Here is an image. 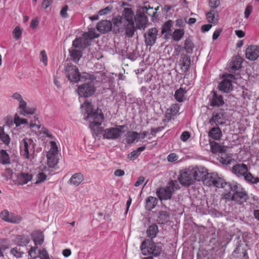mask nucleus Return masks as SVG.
Wrapping results in <instances>:
<instances>
[{
  "label": "nucleus",
  "mask_w": 259,
  "mask_h": 259,
  "mask_svg": "<svg viewBox=\"0 0 259 259\" xmlns=\"http://www.w3.org/2000/svg\"><path fill=\"white\" fill-rule=\"evenodd\" d=\"M204 185L209 187H213L218 188H225L226 187L231 188L233 190H235L237 185L235 184H230L226 183L224 179L219 177L218 176L210 174L207 172L206 176L202 180Z\"/></svg>",
  "instance_id": "nucleus-1"
},
{
  "label": "nucleus",
  "mask_w": 259,
  "mask_h": 259,
  "mask_svg": "<svg viewBox=\"0 0 259 259\" xmlns=\"http://www.w3.org/2000/svg\"><path fill=\"white\" fill-rule=\"evenodd\" d=\"M179 189L180 186L178 182L171 180L169 183L168 186L158 189L156 191V194L160 200H167L171 198L175 190Z\"/></svg>",
  "instance_id": "nucleus-2"
},
{
  "label": "nucleus",
  "mask_w": 259,
  "mask_h": 259,
  "mask_svg": "<svg viewBox=\"0 0 259 259\" xmlns=\"http://www.w3.org/2000/svg\"><path fill=\"white\" fill-rule=\"evenodd\" d=\"M140 248L144 255L151 254L155 256L159 255L162 250V248L159 244L148 239L142 242Z\"/></svg>",
  "instance_id": "nucleus-3"
},
{
  "label": "nucleus",
  "mask_w": 259,
  "mask_h": 259,
  "mask_svg": "<svg viewBox=\"0 0 259 259\" xmlns=\"http://www.w3.org/2000/svg\"><path fill=\"white\" fill-rule=\"evenodd\" d=\"M35 143L30 138H24L20 142V149L21 154L26 159L29 158V154L34 152Z\"/></svg>",
  "instance_id": "nucleus-4"
},
{
  "label": "nucleus",
  "mask_w": 259,
  "mask_h": 259,
  "mask_svg": "<svg viewBox=\"0 0 259 259\" xmlns=\"http://www.w3.org/2000/svg\"><path fill=\"white\" fill-rule=\"evenodd\" d=\"M178 180L181 184L184 186H189L195 182L191 168L181 170Z\"/></svg>",
  "instance_id": "nucleus-5"
},
{
  "label": "nucleus",
  "mask_w": 259,
  "mask_h": 259,
  "mask_svg": "<svg viewBox=\"0 0 259 259\" xmlns=\"http://www.w3.org/2000/svg\"><path fill=\"white\" fill-rule=\"evenodd\" d=\"M124 127L123 125H119L118 127H111L104 130L102 132V136L104 139L116 140L118 139L121 134V130Z\"/></svg>",
  "instance_id": "nucleus-6"
},
{
  "label": "nucleus",
  "mask_w": 259,
  "mask_h": 259,
  "mask_svg": "<svg viewBox=\"0 0 259 259\" xmlns=\"http://www.w3.org/2000/svg\"><path fill=\"white\" fill-rule=\"evenodd\" d=\"M235 79L234 75L227 74L224 75V79L219 83L218 88L220 91L229 93L233 90L232 81Z\"/></svg>",
  "instance_id": "nucleus-7"
},
{
  "label": "nucleus",
  "mask_w": 259,
  "mask_h": 259,
  "mask_svg": "<svg viewBox=\"0 0 259 259\" xmlns=\"http://www.w3.org/2000/svg\"><path fill=\"white\" fill-rule=\"evenodd\" d=\"M96 90L93 83L88 82L79 85L77 89V93L80 97H89L95 93Z\"/></svg>",
  "instance_id": "nucleus-8"
},
{
  "label": "nucleus",
  "mask_w": 259,
  "mask_h": 259,
  "mask_svg": "<svg viewBox=\"0 0 259 259\" xmlns=\"http://www.w3.org/2000/svg\"><path fill=\"white\" fill-rule=\"evenodd\" d=\"M66 74L71 82H77L80 80V74L75 65H68L66 69Z\"/></svg>",
  "instance_id": "nucleus-9"
},
{
  "label": "nucleus",
  "mask_w": 259,
  "mask_h": 259,
  "mask_svg": "<svg viewBox=\"0 0 259 259\" xmlns=\"http://www.w3.org/2000/svg\"><path fill=\"white\" fill-rule=\"evenodd\" d=\"M158 32V29L156 27H153L149 29L145 33V41L147 46H152L155 44Z\"/></svg>",
  "instance_id": "nucleus-10"
},
{
  "label": "nucleus",
  "mask_w": 259,
  "mask_h": 259,
  "mask_svg": "<svg viewBox=\"0 0 259 259\" xmlns=\"http://www.w3.org/2000/svg\"><path fill=\"white\" fill-rule=\"evenodd\" d=\"M103 114L101 111L98 113V111H95L90 115H87L86 119L91 123V125L99 126L100 125L104 120Z\"/></svg>",
  "instance_id": "nucleus-11"
},
{
  "label": "nucleus",
  "mask_w": 259,
  "mask_h": 259,
  "mask_svg": "<svg viewBox=\"0 0 259 259\" xmlns=\"http://www.w3.org/2000/svg\"><path fill=\"white\" fill-rule=\"evenodd\" d=\"M195 181H202L207 174V170L203 166H196L191 168Z\"/></svg>",
  "instance_id": "nucleus-12"
},
{
  "label": "nucleus",
  "mask_w": 259,
  "mask_h": 259,
  "mask_svg": "<svg viewBox=\"0 0 259 259\" xmlns=\"http://www.w3.org/2000/svg\"><path fill=\"white\" fill-rule=\"evenodd\" d=\"M174 25V22L171 20H168L165 21L161 26V33L163 35V38L168 40L171 38L172 27Z\"/></svg>",
  "instance_id": "nucleus-13"
},
{
  "label": "nucleus",
  "mask_w": 259,
  "mask_h": 259,
  "mask_svg": "<svg viewBox=\"0 0 259 259\" xmlns=\"http://www.w3.org/2000/svg\"><path fill=\"white\" fill-rule=\"evenodd\" d=\"M245 56L251 61L256 60L259 57V47L255 45L248 46L246 49Z\"/></svg>",
  "instance_id": "nucleus-14"
},
{
  "label": "nucleus",
  "mask_w": 259,
  "mask_h": 259,
  "mask_svg": "<svg viewBox=\"0 0 259 259\" xmlns=\"http://www.w3.org/2000/svg\"><path fill=\"white\" fill-rule=\"evenodd\" d=\"M231 190L232 192H234V200L235 202L241 204L245 202L248 198L247 194L243 191H240L237 190L238 187L237 186L235 190H233L231 188H228Z\"/></svg>",
  "instance_id": "nucleus-15"
},
{
  "label": "nucleus",
  "mask_w": 259,
  "mask_h": 259,
  "mask_svg": "<svg viewBox=\"0 0 259 259\" xmlns=\"http://www.w3.org/2000/svg\"><path fill=\"white\" fill-rule=\"evenodd\" d=\"M112 24L110 21L105 20L98 23L96 28L102 33L110 31L112 29Z\"/></svg>",
  "instance_id": "nucleus-16"
},
{
  "label": "nucleus",
  "mask_w": 259,
  "mask_h": 259,
  "mask_svg": "<svg viewBox=\"0 0 259 259\" xmlns=\"http://www.w3.org/2000/svg\"><path fill=\"white\" fill-rule=\"evenodd\" d=\"M30 127L32 129H37L39 130V132L41 134H43L44 137H48L51 139H55V137L53 135L52 133L47 128L45 127H42L41 128V125L39 124H37L36 123H31L30 124Z\"/></svg>",
  "instance_id": "nucleus-17"
},
{
  "label": "nucleus",
  "mask_w": 259,
  "mask_h": 259,
  "mask_svg": "<svg viewBox=\"0 0 259 259\" xmlns=\"http://www.w3.org/2000/svg\"><path fill=\"white\" fill-rule=\"evenodd\" d=\"M232 171L238 177H244L248 171V167L244 163L237 164L233 166Z\"/></svg>",
  "instance_id": "nucleus-18"
},
{
  "label": "nucleus",
  "mask_w": 259,
  "mask_h": 259,
  "mask_svg": "<svg viewBox=\"0 0 259 259\" xmlns=\"http://www.w3.org/2000/svg\"><path fill=\"white\" fill-rule=\"evenodd\" d=\"M158 199L156 197L149 196L145 199V208L148 211L154 209L158 203Z\"/></svg>",
  "instance_id": "nucleus-19"
},
{
  "label": "nucleus",
  "mask_w": 259,
  "mask_h": 259,
  "mask_svg": "<svg viewBox=\"0 0 259 259\" xmlns=\"http://www.w3.org/2000/svg\"><path fill=\"white\" fill-rule=\"evenodd\" d=\"M206 19L208 23L214 25L218 23L219 14L216 10H211L208 12L206 14Z\"/></svg>",
  "instance_id": "nucleus-20"
},
{
  "label": "nucleus",
  "mask_w": 259,
  "mask_h": 259,
  "mask_svg": "<svg viewBox=\"0 0 259 259\" xmlns=\"http://www.w3.org/2000/svg\"><path fill=\"white\" fill-rule=\"evenodd\" d=\"M32 179V175L28 173L21 172L18 175L17 178V183L18 185H23L26 184Z\"/></svg>",
  "instance_id": "nucleus-21"
},
{
  "label": "nucleus",
  "mask_w": 259,
  "mask_h": 259,
  "mask_svg": "<svg viewBox=\"0 0 259 259\" xmlns=\"http://www.w3.org/2000/svg\"><path fill=\"white\" fill-rule=\"evenodd\" d=\"M242 59L239 56H235L233 58L230 64V71L234 72L239 70L242 66Z\"/></svg>",
  "instance_id": "nucleus-22"
},
{
  "label": "nucleus",
  "mask_w": 259,
  "mask_h": 259,
  "mask_svg": "<svg viewBox=\"0 0 259 259\" xmlns=\"http://www.w3.org/2000/svg\"><path fill=\"white\" fill-rule=\"evenodd\" d=\"M224 101L222 95H219L216 92H213V95L210 100V105L211 106H221L223 105Z\"/></svg>",
  "instance_id": "nucleus-23"
},
{
  "label": "nucleus",
  "mask_w": 259,
  "mask_h": 259,
  "mask_svg": "<svg viewBox=\"0 0 259 259\" xmlns=\"http://www.w3.org/2000/svg\"><path fill=\"white\" fill-rule=\"evenodd\" d=\"M208 136L214 140H220L222 136V132L219 127H213L210 130Z\"/></svg>",
  "instance_id": "nucleus-24"
},
{
  "label": "nucleus",
  "mask_w": 259,
  "mask_h": 259,
  "mask_svg": "<svg viewBox=\"0 0 259 259\" xmlns=\"http://www.w3.org/2000/svg\"><path fill=\"white\" fill-rule=\"evenodd\" d=\"M47 157L48 165L50 167H55L58 162L57 154L48 152Z\"/></svg>",
  "instance_id": "nucleus-25"
},
{
  "label": "nucleus",
  "mask_w": 259,
  "mask_h": 259,
  "mask_svg": "<svg viewBox=\"0 0 259 259\" xmlns=\"http://www.w3.org/2000/svg\"><path fill=\"white\" fill-rule=\"evenodd\" d=\"M134 14L130 8H124L122 12V18L125 23L133 22L134 21Z\"/></svg>",
  "instance_id": "nucleus-26"
},
{
  "label": "nucleus",
  "mask_w": 259,
  "mask_h": 259,
  "mask_svg": "<svg viewBox=\"0 0 259 259\" xmlns=\"http://www.w3.org/2000/svg\"><path fill=\"white\" fill-rule=\"evenodd\" d=\"M83 180V176L81 173L77 172L73 174L69 181V183L74 186H78Z\"/></svg>",
  "instance_id": "nucleus-27"
},
{
  "label": "nucleus",
  "mask_w": 259,
  "mask_h": 259,
  "mask_svg": "<svg viewBox=\"0 0 259 259\" xmlns=\"http://www.w3.org/2000/svg\"><path fill=\"white\" fill-rule=\"evenodd\" d=\"M122 28L125 29V34L127 37H133L135 31L134 22L125 23Z\"/></svg>",
  "instance_id": "nucleus-28"
},
{
  "label": "nucleus",
  "mask_w": 259,
  "mask_h": 259,
  "mask_svg": "<svg viewBox=\"0 0 259 259\" xmlns=\"http://www.w3.org/2000/svg\"><path fill=\"white\" fill-rule=\"evenodd\" d=\"M72 45L75 48H85L90 45L88 41L85 39L84 36L82 38H76L72 43Z\"/></svg>",
  "instance_id": "nucleus-29"
},
{
  "label": "nucleus",
  "mask_w": 259,
  "mask_h": 259,
  "mask_svg": "<svg viewBox=\"0 0 259 259\" xmlns=\"http://www.w3.org/2000/svg\"><path fill=\"white\" fill-rule=\"evenodd\" d=\"M10 254L17 258H21L24 254V251L22 249V245H18L11 248Z\"/></svg>",
  "instance_id": "nucleus-30"
},
{
  "label": "nucleus",
  "mask_w": 259,
  "mask_h": 259,
  "mask_svg": "<svg viewBox=\"0 0 259 259\" xmlns=\"http://www.w3.org/2000/svg\"><path fill=\"white\" fill-rule=\"evenodd\" d=\"M224 122L223 114L221 113H216L212 115V117L209 120V123L211 124H223Z\"/></svg>",
  "instance_id": "nucleus-31"
},
{
  "label": "nucleus",
  "mask_w": 259,
  "mask_h": 259,
  "mask_svg": "<svg viewBox=\"0 0 259 259\" xmlns=\"http://www.w3.org/2000/svg\"><path fill=\"white\" fill-rule=\"evenodd\" d=\"M145 146L138 148L136 150L128 154L127 156L128 158L131 160H135L141 154V152L145 150Z\"/></svg>",
  "instance_id": "nucleus-32"
},
{
  "label": "nucleus",
  "mask_w": 259,
  "mask_h": 259,
  "mask_svg": "<svg viewBox=\"0 0 259 259\" xmlns=\"http://www.w3.org/2000/svg\"><path fill=\"white\" fill-rule=\"evenodd\" d=\"M185 31L184 29H176L171 33V37L176 41H179L184 36Z\"/></svg>",
  "instance_id": "nucleus-33"
},
{
  "label": "nucleus",
  "mask_w": 259,
  "mask_h": 259,
  "mask_svg": "<svg viewBox=\"0 0 259 259\" xmlns=\"http://www.w3.org/2000/svg\"><path fill=\"white\" fill-rule=\"evenodd\" d=\"M211 151L214 153H223L225 150L222 146L214 141L209 142Z\"/></svg>",
  "instance_id": "nucleus-34"
},
{
  "label": "nucleus",
  "mask_w": 259,
  "mask_h": 259,
  "mask_svg": "<svg viewBox=\"0 0 259 259\" xmlns=\"http://www.w3.org/2000/svg\"><path fill=\"white\" fill-rule=\"evenodd\" d=\"M140 134L137 132H128L126 138V142L128 144L133 143L136 139L139 138Z\"/></svg>",
  "instance_id": "nucleus-35"
},
{
  "label": "nucleus",
  "mask_w": 259,
  "mask_h": 259,
  "mask_svg": "<svg viewBox=\"0 0 259 259\" xmlns=\"http://www.w3.org/2000/svg\"><path fill=\"white\" fill-rule=\"evenodd\" d=\"M169 213L166 211H160L157 218L159 224H164L167 223L169 218Z\"/></svg>",
  "instance_id": "nucleus-36"
},
{
  "label": "nucleus",
  "mask_w": 259,
  "mask_h": 259,
  "mask_svg": "<svg viewBox=\"0 0 259 259\" xmlns=\"http://www.w3.org/2000/svg\"><path fill=\"white\" fill-rule=\"evenodd\" d=\"M158 232V229L157 225L155 224L151 225L147 229V236L152 239L156 236Z\"/></svg>",
  "instance_id": "nucleus-37"
},
{
  "label": "nucleus",
  "mask_w": 259,
  "mask_h": 259,
  "mask_svg": "<svg viewBox=\"0 0 259 259\" xmlns=\"http://www.w3.org/2000/svg\"><path fill=\"white\" fill-rule=\"evenodd\" d=\"M112 24L114 25V26H116L118 28H122L124 26V24H125V21H124V19L122 18L121 16H117L116 17H114L112 19Z\"/></svg>",
  "instance_id": "nucleus-38"
},
{
  "label": "nucleus",
  "mask_w": 259,
  "mask_h": 259,
  "mask_svg": "<svg viewBox=\"0 0 259 259\" xmlns=\"http://www.w3.org/2000/svg\"><path fill=\"white\" fill-rule=\"evenodd\" d=\"M72 60L75 63H77L82 55L81 51L76 49H72L70 51Z\"/></svg>",
  "instance_id": "nucleus-39"
},
{
  "label": "nucleus",
  "mask_w": 259,
  "mask_h": 259,
  "mask_svg": "<svg viewBox=\"0 0 259 259\" xmlns=\"http://www.w3.org/2000/svg\"><path fill=\"white\" fill-rule=\"evenodd\" d=\"M0 139L7 146L10 144V138L9 136L5 132L3 126H0Z\"/></svg>",
  "instance_id": "nucleus-40"
},
{
  "label": "nucleus",
  "mask_w": 259,
  "mask_h": 259,
  "mask_svg": "<svg viewBox=\"0 0 259 259\" xmlns=\"http://www.w3.org/2000/svg\"><path fill=\"white\" fill-rule=\"evenodd\" d=\"M0 163L3 164H7L10 163V156L5 150H0Z\"/></svg>",
  "instance_id": "nucleus-41"
},
{
  "label": "nucleus",
  "mask_w": 259,
  "mask_h": 259,
  "mask_svg": "<svg viewBox=\"0 0 259 259\" xmlns=\"http://www.w3.org/2000/svg\"><path fill=\"white\" fill-rule=\"evenodd\" d=\"M186 91L183 88H180L177 90L175 93L174 96L176 100L179 102H182L184 100V95L186 94Z\"/></svg>",
  "instance_id": "nucleus-42"
},
{
  "label": "nucleus",
  "mask_w": 259,
  "mask_h": 259,
  "mask_svg": "<svg viewBox=\"0 0 259 259\" xmlns=\"http://www.w3.org/2000/svg\"><path fill=\"white\" fill-rule=\"evenodd\" d=\"M23 220L21 216L14 213H11L8 222L15 224H19Z\"/></svg>",
  "instance_id": "nucleus-43"
},
{
  "label": "nucleus",
  "mask_w": 259,
  "mask_h": 259,
  "mask_svg": "<svg viewBox=\"0 0 259 259\" xmlns=\"http://www.w3.org/2000/svg\"><path fill=\"white\" fill-rule=\"evenodd\" d=\"M191 63V60L189 56H185L183 57L182 62L181 63V69L186 72L189 68Z\"/></svg>",
  "instance_id": "nucleus-44"
},
{
  "label": "nucleus",
  "mask_w": 259,
  "mask_h": 259,
  "mask_svg": "<svg viewBox=\"0 0 259 259\" xmlns=\"http://www.w3.org/2000/svg\"><path fill=\"white\" fill-rule=\"evenodd\" d=\"M81 106L84 109L87 115H90L94 112L91 102L85 101Z\"/></svg>",
  "instance_id": "nucleus-45"
},
{
  "label": "nucleus",
  "mask_w": 259,
  "mask_h": 259,
  "mask_svg": "<svg viewBox=\"0 0 259 259\" xmlns=\"http://www.w3.org/2000/svg\"><path fill=\"white\" fill-rule=\"evenodd\" d=\"M83 35L84 36L85 39L88 41L89 45H90L91 41L93 39L99 36L98 34H96L95 32L93 31H89L88 32H85L83 34Z\"/></svg>",
  "instance_id": "nucleus-46"
},
{
  "label": "nucleus",
  "mask_w": 259,
  "mask_h": 259,
  "mask_svg": "<svg viewBox=\"0 0 259 259\" xmlns=\"http://www.w3.org/2000/svg\"><path fill=\"white\" fill-rule=\"evenodd\" d=\"M17 238V240L19 243V245H22L23 248L24 246H26L29 242L30 239L28 237H25L24 235H18Z\"/></svg>",
  "instance_id": "nucleus-47"
},
{
  "label": "nucleus",
  "mask_w": 259,
  "mask_h": 259,
  "mask_svg": "<svg viewBox=\"0 0 259 259\" xmlns=\"http://www.w3.org/2000/svg\"><path fill=\"white\" fill-rule=\"evenodd\" d=\"M244 178L246 181L252 184H257L259 182V178L253 177L250 172H247L244 176Z\"/></svg>",
  "instance_id": "nucleus-48"
},
{
  "label": "nucleus",
  "mask_w": 259,
  "mask_h": 259,
  "mask_svg": "<svg viewBox=\"0 0 259 259\" xmlns=\"http://www.w3.org/2000/svg\"><path fill=\"white\" fill-rule=\"evenodd\" d=\"M225 189H227L229 191L228 192L224 193L222 194V199L227 201H230L234 200V192L232 194V191H231L228 187L225 188Z\"/></svg>",
  "instance_id": "nucleus-49"
},
{
  "label": "nucleus",
  "mask_w": 259,
  "mask_h": 259,
  "mask_svg": "<svg viewBox=\"0 0 259 259\" xmlns=\"http://www.w3.org/2000/svg\"><path fill=\"white\" fill-rule=\"evenodd\" d=\"M231 156L227 155L225 152H223V153H221V161L223 163L225 164H230L231 162Z\"/></svg>",
  "instance_id": "nucleus-50"
},
{
  "label": "nucleus",
  "mask_w": 259,
  "mask_h": 259,
  "mask_svg": "<svg viewBox=\"0 0 259 259\" xmlns=\"http://www.w3.org/2000/svg\"><path fill=\"white\" fill-rule=\"evenodd\" d=\"M37 246H31L28 251V254L31 259H35L38 255V252H37Z\"/></svg>",
  "instance_id": "nucleus-51"
},
{
  "label": "nucleus",
  "mask_w": 259,
  "mask_h": 259,
  "mask_svg": "<svg viewBox=\"0 0 259 259\" xmlns=\"http://www.w3.org/2000/svg\"><path fill=\"white\" fill-rule=\"evenodd\" d=\"M47 176L43 172H39L36 176L35 184H39L47 180Z\"/></svg>",
  "instance_id": "nucleus-52"
},
{
  "label": "nucleus",
  "mask_w": 259,
  "mask_h": 259,
  "mask_svg": "<svg viewBox=\"0 0 259 259\" xmlns=\"http://www.w3.org/2000/svg\"><path fill=\"white\" fill-rule=\"evenodd\" d=\"M137 27L138 29H141L145 27L146 19L145 18L139 17L136 19Z\"/></svg>",
  "instance_id": "nucleus-53"
},
{
  "label": "nucleus",
  "mask_w": 259,
  "mask_h": 259,
  "mask_svg": "<svg viewBox=\"0 0 259 259\" xmlns=\"http://www.w3.org/2000/svg\"><path fill=\"white\" fill-rule=\"evenodd\" d=\"M14 122L16 124V126H18L21 124L27 123V120L24 118H21L17 115H15Z\"/></svg>",
  "instance_id": "nucleus-54"
},
{
  "label": "nucleus",
  "mask_w": 259,
  "mask_h": 259,
  "mask_svg": "<svg viewBox=\"0 0 259 259\" xmlns=\"http://www.w3.org/2000/svg\"><path fill=\"white\" fill-rule=\"evenodd\" d=\"M39 58L41 62L43 63L45 66L48 65V56L45 50H42L40 52Z\"/></svg>",
  "instance_id": "nucleus-55"
},
{
  "label": "nucleus",
  "mask_w": 259,
  "mask_h": 259,
  "mask_svg": "<svg viewBox=\"0 0 259 259\" xmlns=\"http://www.w3.org/2000/svg\"><path fill=\"white\" fill-rule=\"evenodd\" d=\"M38 256L40 259H50L49 254L45 248L39 250Z\"/></svg>",
  "instance_id": "nucleus-56"
},
{
  "label": "nucleus",
  "mask_w": 259,
  "mask_h": 259,
  "mask_svg": "<svg viewBox=\"0 0 259 259\" xmlns=\"http://www.w3.org/2000/svg\"><path fill=\"white\" fill-rule=\"evenodd\" d=\"M22 33V30L19 26H16L13 31V35L16 39H18Z\"/></svg>",
  "instance_id": "nucleus-57"
},
{
  "label": "nucleus",
  "mask_w": 259,
  "mask_h": 259,
  "mask_svg": "<svg viewBox=\"0 0 259 259\" xmlns=\"http://www.w3.org/2000/svg\"><path fill=\"white\" fill-rule=\"evenodd\" d=\"M35 109L33 108H30L26 106V108L23 109L21 112V114L25 116L27 114H33L35 113Z\"/></svg>",
  "instance_id": "nucleus-58"
},
{
  "label": "nucleus",
  "mask_w": 259,
  "mask_h": 259,
  "mask_svg": "<svg viewBox=\"0 0 259 259\" xmlns=\"http://www.w3.org/2000/svg\"><path fill=\"white\" fill-rule=\"evenodd\" d=\"M184 49L188 52H191L193 50V45L189 40L186 39L184 43Z\"/></svg>",
  "instance_id": "nucleus-59"
},
{
  "label": "nucleus",
  "mask_w": 259,
  "mask_h": 259,
  "mask_svg": "<svg viewBox=\"0 0 259 259\" xmlns=\"http://www.w3.org/2000/svg\"><path fill=\"white\" fill-rule=\"evenodd\" d=\"M220 5V0H209L208 5L211 8L213 9V10H215V9L217 8Z\"/></svg>",
  "instance_id": "nucleus-60"
},
{
  "label": "nucleus",
  "mask_w": 259,
  "mask_h": 259,
  "mask_svg": "<svg viewBox=\"0 0 259 259\" xmlns=\"http://www.w3.org/2000/svg\"><path fill=\"white\" fill-rule=\"evenodd\" d=\"M51 149L48 152H51L52 153L57 154L58 152V147L55 141H51L50 143Z\"/></svg>",
  "instance_id": "nucleus-61"
},
{
  "label": "nucleus",
  "mask_w": 259,
  "mask_h": 259,
  "mask_svg": "<svg viewBox=\"0 0 259 259\" xmlns=\"http://www.w3.org/2000/svg\"><path fill=\"white\" fill-rule=\"evenodd\" d=\"M68 10V6L67 5H65L60 11V15L62 17L64 18H67L69 17V15L67 13V11Z\"/></svg>",
  "instance_id": "nucleus-62"
},
{
  "label": "nucleus",
  "mask_w": 259,
  "mask_h": 259,
  "mask_svg": "<svg viewBox=\"0 0 259 259\" xmlns=\"http://www.w3.org/2000/svg\"><path fill=\"white\" fill-rule=\"evenodd\" d=\"M13 175V170L10 168H7L6 169L5 172L2 174V176L6 177L7 179H11Z\"/></svg>",
  "instance_id": "nucleus-63"
},
{
  "label": "nucleus",
  "mask_w": 259,
  "mask_h": 259,
  "mask_svg": "<svg viewBox=\"0 0 259 259\" xmlns=\"http://www.w3.org/2000/svg\"><path fill=\"white\" fill-rule=\"evenodd\" d=\"M178 159V156L175 153H171L168 155L167 160L168 161L172 162L176 161Z\"/></svg>",
  "instance_id": "nucleus-64"
}]
</instances>
